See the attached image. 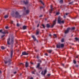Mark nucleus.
Wrapping results in <instances>:
<instances>
[{"label":"nucleus","mask_w":79,"mask_h":79,"mask_svg":"<svg viewBox=\"0 0 79 79\" xmlns=\"http://www.w3.org/2000/svg\"><path fill=\"white\" fill-rule=\"evenodd\" d=\"M73 2H71L69 3V4L70 5H71V4H73Z\"/></svg>","instance_id":"c85d7f7f"},{"label":"nucleus","mask_w":79,"mask_h":79,"mask_svg":"<svg viewBox=\"0 0 79 79\" xmlns=\"http://www.w3.org/2000/svg\"><path fill=\"white\" fill-rule=\"evenodd\" d=\"M17 26H18V27L19 26V24H18V23H17Z\"/></svg>","instance_id":"a19ab883"},{"label":"nucleus","mask_w":79,"mask_h":79,"mask_svg":"<svg viewBox=\"0 0 79 79\" xmlns=\"http://www.w3.org/2000/svg\"><path fill=\"white\" fill-rule=\"evenodd\" d=\"M23 30H25V29H26V28H27V26H23Z\"/></svg>","instance_id":"2eb2a0df"},{"label":"nucleus","mask_w":79,"mask_h":79,"mask_svg":"<svg viewBox=\"0 0 79 79\" xmlns=\"http://www.w3.org/2000/svg\"><path fill=\"white\" fill-rule=\"evenodd\" d=\"M69 30H70V28H68L67 29V31H66L65 32V34H68L69 32Z\"/></svg>","instance_id":"6e6552de"},{"label":"nucleus","mask_w":79,"mask_h":79,"mask_svg":"<svg viewBox=\"0 0 79 79\" xmlns=\"http://www.w3.org/2000/svg\"><path fill=\"white\" fill-rule=\"evenodd\" d=\"M40 32V30H39V29H38V30L36 31V35H39Z\"/></svg>","instance_id":"f8f14e48"},{"label":"nucleus","mask_w":79,"mask_h":79,"mask_svg":"<svg viewBox=\"0 0 79 79\" xmlns=\"http://www.w3.org/2000/svg\"><path fill=\"white\" fill-rule=\"evenodd\" d=\"M13 54V50H11L10 51V57L11 58H12Z\"/></svg>","instance_id":"9b49d317"},{"label":"nucleus","mask_w":79,"mask_h":79,"mask_svg":"<svg viewBox=\"0 0 79 79\" xmlns=\"http://www.w3.org/2000/svg\"><path fill=\"white\" fill-rule=\"evenodd\" d=\"M16 73H17L16 72H15L14 73V74H15Z\"/></svg>","instance_id":"5fc2aeb1"},{"label":"nucleus","mask_w":79,"mask_h":79,"mask_svg":"<svg viewBox=\"0 0 79 79\" xmlns=\"http://www.w3.org/2000/svg\"><path fill=\"white\" fill-rule=\"evenodd\" d=\"M75 66L77 68V67H78V66H79V65H76Z\"/></svg>","instance_id":"58836bf2"},{"label":"nucleus","mask_w":79,"mask_h":79,"mask_svg":"<svg viewBox=\"0 0 79 79\" xmlns=\"http://www.w3.org/2000/svg\"><path fill=\"white\" fill-rule=\"evenodd\" d=\"M23 3H24V4H25V5H27L29 2H28V0H26V1H23Z\"/></svg>","instance_id":"0eeeda50"},{"label":"nucleus","mask_w":79,"mask_h":79,"mask_svg":"<svg viewBox=\"0 0 79 79\" xmlns=\"http://www.w3.org/2000/svg\"><path fill=\"white\" fill-rule=\"evenodd\" d=\"M63 0H60V3H63Z\"/></svg>","instance_id":"2f4dec72"},{"label":"nucleus","mask_w":79,"mask_h":79,"mask_svg":"<svg viewBox=\"0 0 79 79\" xmlns=\"http://www.w3.org/2000/svg\"><path fill=\"white\" fill-rule=\"evenodd\" d=\"M11 24H13V21H11Z\"/></svg>","instance_id":"37998d69"},{"label":"nucleus","mask_w":79,"mask_h":79,"mask_svg":"<svg viewBox=\"0 0 79 79\" xmlns=\"http://www.w3.org/2000/svg\"><path fill=\"white\" fill-rule=\"evenodd\" d=\"M31 64H33V63L32 62H31Z\"/></svg>","instance_id":"bf43d9fd"},{"label":"nucleus","mask_w":79,"mask_h":79,"mask_svg":"<svg viewBox=\"0 0 79 79\" xmlns=\"http://www.w3.org/2000/svg\"><path fill=\"white\" fill-rule=\"evenodd\" d=\"M76 58H78V56H76Z\"/></svg>","instance_id":"052dcab7"},{"label":"nucleus","mask_w":79,"mask_h":79,"mask_svg":"<svg viewBox=\"0 0 79 79\" xmlns=\"http://www.w3.org/2000/svg\"><path fill=\"white\" fill-rule=\"evenodd\" d=\"M53 10H54V8H51V10H50V11H49L50 13H52V11H53Z\"/></svg>","instance_id":"a211bd4d"},{"label":"nucleus","mask_w":79,"mask_h":79,"mask_svg":"<svg viewBox=\"0 0 79 79\" xmlns=\"http://www.w3.org/2000/svg\"><path fill=\"white\" fill-rule=\"evenodd\" d=\"M40 2H41V3H42V4L43 5H44V3H43V2H42V0H40Z\"/></svg>","instance_id":"b1692460"},{"label":"nucleus","mask_w":79,"mask_h":79,"mask_svg":"<svg viewBox=\"0 0 79 79\" xmlns=\"http://www.w3.org/2000/svg\"><path fill=\"white\" fill-rule=\"evenodd\" d=\"M44 73V72L43 71H42L41 74L42 75H43V76H45V74L47 73V70H45L44 71V73Z\"/></svg>","instance_id":"423d86ee"},{"label":"nucleus","mask_w":79,"mask_h":79,"mask_svg":"<svg viewBox=\"0 0 79 79\" xmlns=\"http://www.w3.org/2000/svg\"><path fill=\"white\" fill-rule=\"evenodd\" d=\"M8 31L6 30L5 31L2 32V34H8Z\"/></svg>","instance_id":"1a4fd4ad"},{"label":"nucleus","mask_w":79,"mask_h":79,"mask_svg":"<svg viewBox=\"0 0 79 79\" xmlns=\"http://www.w3.org/2000/svg\"><path fill=\"white\" fill-rule=\"evenodd\" d=\"M64 18H66V15H64Z\"/></svg>","instance_id":"de8ad7c7"},{"label":"nucleus","mask_w":79,"mask_h":79,"mask_svg":"<svg viewBox=\"0 0 79 79\" xmlns=\"http://www.w3.org/2000/svg\"><path fill=\"white\" fill-rule=\"evenodd\" d=\"M29 66V63H27V62H26L25 64V67L26 68H27Z\"/></svg>","instance_id":"ddd939ff"},{"label":"nucleus","mask_w":79,"mask_h":79,"mask_svg":"<svg viewBox=\"0 0 79 79\" xmlns=\"http://www.w3.org/2000/svg\"><path fill=\"white\" fill-rule=\"evenodd\" d=\"M37 58L38 59H39V57L38 56H37Z\"/></svg>","instance_id":"3c124183"},{"label":"nucleus","mask_w":79,"mask_h":79,"mask_svg":"<svg viewBox=\"0 0 79 79\" xmlns=\"http://www.w3.org/2000/svg\"><path fill=\"white\" fill-rule=\"evenodd\" d=\"M29 55V53H27L26 52H23L22 53V54L21 55V56H22L23 55Z\"/></svg>","instance_id":"20e7f679"},{"label":"nucleus","mask_w":79,"mask_h":79,"mask_svg":"<svg viewBox=\"0 0 79 79\" xmlns=\"http://www.w3.org/2000/svg\"><path fill=\"white\" fill-rule=\"evenodd\" d=\"M64 38H63L61 40V42H64Z\"/></svg>","instance_id":"5701e85b"},{"label":"nucleus","mask_w":79,"mask_h":79,"mask_svg":"<svg viewBox=\"0 0 79 79\" xmlns=\"http://www.w3.org/2000/svg\"><path fill=\"white\" fill-rule=\"evenodd\" d=\"M50 8H53V6H52V5L50 6Z\"/></svg>","instance_id":"ea45409f"},{"label":"nucleus","mask_w":79,"mask_h":79,"mask_svg":"<svg viewBox=\"0 0 79 79\" xmlns=\"http://www.w3.org/2000/svg\"><path fill=\"white\" fill-rule=\"evenodd\" d=\"M4 62H5V64H7V63H8V61H6L5 60H4Z\"/></svg>","instance_id":"cd10ccee"},{"label":"nucleus","mask_w":79,"mask_h":79,"mask_svg":"<svg viewBox=\"0 0 79 79\" xmlns=\"http://www.w3.org/2000/svg\"><path fill=\"white\" fill-rule=\"evenodd\" d=\"M58 23L59 24H64V20H63L61 21V18L60 17H59L58 19Z\"/></svg>","instance_id":"7ed1b4c3"},{"label":"nucleus","mask_w":79,"mask_h":79,"mask_svg":"<svg viewBox=\"0 0 79 79\" xmlns=\"http://www.w3.org/2000/svg\"><path fill=\"white\" fill-rule=\"evenodd\" d=\"M35 73V72H34V71L32 72V74H34Z\"/></svg>","instance_id":"79ce46f5"},{"label":"nucleus","mask_w":79,"mask_h":79,"mask_svg":"<svg viewBox=\"0 0 79 79\" xmlns=\"http://www.w3.org/2000/svg\"><path fill=\"white\" fill-rule=\"evenodd\" d=\"M43 16V15H41L40 16H39L40 18H41V17H42Z\"/></svg>","instance_id":"c9c22d12"},{"label":"nucleus","mask_w":79,"mask_h":79,"mask_svg":"<svg viewBox=\"0 0 79 79\" xmlns=\"http://www.w3.org/2000/svg\"><path fill=\"white\" fill-rule=\"evenodd\" d=\"M44 7L43 6H42V7H40V8L42 9V8H44Z\"/></svg>","instance_id":"a18cd8bd"},{"label":"nucleus","mask_w":79,"mask_h":79,"mask_svg":"<svg viewBox=\"0 0 79 79\" xmlns=\"http://www.w3.org/2000/svg\"><path fill=\"white\" fill-rule=\"evenodd\" d=\"M39 69H42V67H40L39 68Z\"/></svg>","instance_id":"4d7b16f0"},{"label":"nucleus","mask_w":79,"mask_h":79,"mask_svg":"<svg viewBox=\"0 0 79 79\" xmlns=\"http://www.w3.org/2000/svg\"><path fill=\"white\" fill-rule=\"evenodd\" d=\"M31 37L32 38H33V40H34V41H36V40H36V38H35V37L34 35H32L31 36Z\"/></svg>","instance_id":"9d476101"},{"label":"nucleus","mask_w":79,"mask_h":79,"mask_svg":"<svg viewBox=\"0 0 79 79\" xmlns=\"http://www.w3.org/2000/svg\"><path fill=\"white\" fill-rule=\"evenodd\" d=\"M0 32H1L2 33V30H0Z\"/></svg>","instance_id":"09e8293b"},{"label":"nucleus","mask_w":79,"mask_h":79,"mask_svg":"<svg viewBox=\"0 0 79 79\" xmlns=\"http://www.w3.org/2000/svg\"><path fill=\"white\" fill-rule=\"evenodd\" d=\"M40 63H38L37 65V66L36 67V68H39V67L40 66Z\"/></svg>","instance_id":"6ab92c4d"},{"label":"nucleus","mask_w":79,"mask_h":79,"mask_svg":"<svg viewBox=\"0 0 79 79\" xmlns=\"http://www.w3.org/2000/svg\"><path fill=\"white\" fill-rule=\"evenodd\" d=\"M11 15L13 16H15V18H20L21 16V15H20L18 12H16L15 15L14 12H13L11 13Z\"/></svg>","instance_id":"f257e3e1"},{"label":"nucleus","mask_w":79,"mask_h":79,"mask_svg":"<svg viewBox=\"0 0 79 79\" xmlns=\"http://www.w3.org/2000/svg\"><path fill=\"white\" fill-rule=\"evenodd\" d=\"M56 47L58 48H60V47H61L60 44H57Z\"/></svg>","instance_id":"4468645a"},{"label":"nucleus","mask_w":79,"mask_h":79,"mask_svg":"<svg viewBox=\"0 0 79 79\" xmlns=\"http://www.w3.org/2000/svg\"><path fill=\"white\" fill-rule=\"evenodd\" d=\"M39 62H40L41 63V62H42V61L40 60H39Z\"/></svg>","instance_id":"864d4df0"},{"label":"nucleus","mask_w":79,"mask_h":79,"mask_svg":"<svg viewBox=\"0 0 79 79\" xmlns=\"http://www.w3.org/2000/svg\"><path fill=\"white\" fill-rule=\"evenodd\" d=\"M53 35L54 37H57L56 36V34H54Z\"/></svg>","instance_id":"7c9ffc66"},{"label":"nucleus","mask_w":79,"mask_h":79,"mask_svg":"<svg viewBox=\"0 0 79 79\" xmlns=\"http://www.w3.org/2000/svg\"><path fill=\"white\" fill-rule=\"evenodd\" d=\"M50 76V74H48V76Z\"/></svg>","instance_id":"c03bdc74"},{"label":"nucleus","mask_w":79,"mask_h":79,"mask_svg":"<svg viewBox=\"0 0 79 79\" xmlns=\"http://www.w3.org/2000/svg\"><path fill=\"white\" fill-rule=\"evenodd\" d=\"M64 47V44H60V47L61 48H63V47Z\"/></svg>","instance_id":"412c9836"},{"label":"nucleus","mask_w":79,"mask_h":79,"mask_svg":"<svg viewBox=\"0 0 79 79\" xmlns=\"http://www.w3.org/2000/svg\"><path fill=\"white\" fill-rule=\"evenodd\" d=\"M42 26L43 27H44V29H45V25L44 24H43L42 25Z\"/></svg>","instance_id":"c756f323"},{"label":"nucleus","mask_w":79,"mask_h":79,"mask_svg":"<svg viewBox=\"0 0 79 79\" xmlns=\"http://www.w3.org/2000/svg\"><path fill=\"white\" fill-rule=\"evenodd\" d=\"M65 15H68V13H66V14H65Z\"/></svg>","instance_id":"13d9d810"},{"label":"nucleus","mask_w":79,"mask_h":79,"mask_svg":"<svg viewBox=\"0 0 79 79\" xmlns=\"http://www.w3.org/2000/svg\"><path fill=\"white\" fill-rule=\"evenodd\" d=\"M39 26V24H38L37 26V27H38Z\"/></svg>","instance_id":"603ef678"},{"label":"nucleus","mask_w":79,"mask_h":79,"mask_svg":"<svg viewBox=\"0 0 79 79\" xmlns=\"http://www.w3.org/2000/svg\"><path fill=\"white\" fill-rule=\"evenodd\" d=\"M1 48L2 49V50H5V47H4L3 46H2Z\"/></svg>","instance_id":"393cba45"},{"label":"nucleus","mask_w":79,"mask_h":79,"mask_svg":"<svg viewBox=\"0 0 79 79\" xmlns=\"http://www.w3.org/2000/svg\"><path fill=\"white\" fill-rule=\"evenodd\" d=\"M75 40H76V41H78V40H79V39L77 37L75 38Z\"/></svg>","instance_id":"4be33fe9"},{"label":"nucleus","mask_w":79,"mask_h":79,"mask_svg":"<svg viewBox=\"0 0 79 79\" xmlns=\"http://www.w3.org/2000/svg\"><path fill=\"white\" fill-rule=\"evenodd\" d=\"M5 28H6V29H8V27H5Z\"/></svg>","instance_id":"4c0bfd02"},{"label":"nucleus","mask_w":79,"mask_h":79,"mask_svg":"<svg viewBox=\"0 0 79 79\" xmlns=\"http://www.w3.org/2000/svg\"><path fill=\"white\" fill-rule=\"evenodd\" d=\"M25 12L27 14H29V12H30L29 10H26Z\"/></svg>","instance_id":"dca6fc26"},{"label":"nucleus","mask_w":79,"mask_h":79,"mask_svg":"<svg viewBox=\"0 0 79 79\" xmlns=\"http://www.w3.org/2000/svg\"><path fill=\"white\" fill-rule=\"evenodd\" d=\"M46 26L48 28H49V27H50V25L49 24H47L46 25Z\"/></svg>","instance_id":"aec40b11"},{"label":"nucleus","mask_w":79,"mask_h":79,"mask_svg":"<svg viewBox=\"0 0 79 79\" xmlns=\"http://www.w3.org/2000/svg\"><path fill=\"white\" fill-rule=\"evenodd\" d=\"M56 20H55L53 22V24L50 27L51 28H53V27H54V26L56 24Z\"/></svg>","instance_id":"39448f33"},{"label":"nucleus","mask_w":79,"mask_h":79,"mask_svg":"<svg viewBox=\"0 0 79 79\" xmlns=\"http://www.w3.org/2000/svg\"><path fill=\"white\" fill-rule=\"evenodd\" d=\"M5 35H3L1 37L2 38H3L4 37H5Z\"/></svg>","instance_id":"f704fd0d"},{"label":"nucleus","mask_w":79,"mask_h":79,"mask_svg":"<svg viewBox=\"0 0 79 79\" xmlns=\"http://www.w3.org/2000/svg\"><path fill=\"white\" fill-rule=\"evenodd\" d=\"M45 55H46V56H48V54H47V53H45Z\"/></svg>","instance_id":"e433bc0d"},{"label":"nucleus","mask_w":79,"mask_h":79,"mask_svg":"<svg viewBox=\"0 0 79 79\" xmlns=\"http://www.w3.org/2000/svg\"><path fill=\"white\" fill-rule=\"evenodd\" d=\"M62 66H63L64 67V64H62Z\"/></svg>","instance_id":"8fccbe9b"},{"label":"nucleus","mask_w":79,"mask_h":79,"mask_svg":"<svg viewBox=\"0 0 79 79\" xmlns=\"http://www.w3.org/2000/svg\"><path fill=\"white\" fill-rule=\"evenodd\" d=\"M49 36H51V34L49 35Z\"/></svg>","instance_id":"0e129e2a"},{"label":"nucleus","mask_w":79,"mask_h":79,"mask_svg":"<svg viewBox=\"0 0 79 79\" xmlns=\"http://www.w3.org/2000/svg\"><path fill=\"white\" fill-rule=\"evenodd\" d=\"M20 64H22V65H23L24 64H23V63H21Z\"/></svg>","instance_id":"6e6d98bb"},{"label":"nucleus","mask_w":79,"mask_h":79,"mask_svg":"<svg viewBox=\"0 0 79 79\" xmlns=\"http://www.w3.org/2000/svg\"><path fill=\"white\" fill-rule=\"evenodd\" d=\"M0 73H2V72L0 70Z\"/></svg>","instance_id":"680f3d73"},{"label":"nucleus","mask_w":79,"mask_h":79,"mask_svg":"<svg viewBox=\"0 0 79 79\" xmlns=\"http://www.w3.org/2000/svg\"><path fill=\"white\" fill-rule=\"evenodd\" d=\"M7 43L8 45L13 44H14V39H13V38H11V39H10V38H9L7 39Z\"/></svg>","instance_id":"f03ea898"},{"label":"nucleus","mask_w":79,"mask_h":79,"mask_svg":"<svg viewBox=\"0 0 79 79\" xmlns=\"http://www.w3.org/2000/svg\"><path fill=\"white\" fill-rule=\"evenodd\" d=\"M73 63H74V64H76V61L74 60H73Z\"/></svg>","instance_id":"bb28decb"},{"label":"nucleus","mask_w":79,"mask_h":79,"mask_svg":"<svg viewBox=\"0 0 79 79\" xmlns=\"http://www.w3.org/2000/svg\"><path fill=\"white\" fill-rule=\"evenodd\" d=\"M56 15H60V13H59V12H57L56 13Z\"/></svg>","instance_id":"473e14b6"},{"label":"nucleus","mask_w":79,"mask_h":79,"mask_svg":"<svg viewBox=\"0 0 79 79\" xmlns=\"http://www.w3.org/2000/svg\"><path fill=\"white\" fill-rule=\"evenodd\" d=\"M8 17V16L7 15H5L4 16L5 18H7Z\"/></svg>","instance_id":"a878e982"},{"label":"nucleus","mask_w":79,"mask_h":79,"mask_svg":"<svg viewBox=\"0 0 79 79\" xmlns=\"http://www.w3.org/2000/svg\"><path fill=\"white\" fill-rule=\"evenodd\" d=\"M23 9L24 10H25L26 9V7H23Z\"/></svg>","instance_id":"49530a36"},{"label":"nucleus","mask_w":79,"mask_h":79,"mask_svg":"<svg viewBox=\"0 0 79 79\" xmlns=\"http://www.w3.org/2000/svg\"><path fill=\"white\" fill-rule=\"evenodd\" d=\"M47 52H48L49 53H52V50H47Z\"/></svg>","instance_id":"f3484780"},{"label":"nucleus","mask_w":79,"mask_h":79,"mask_svg":"<svg viewBox=\"0 0 79 79\" xmlns=\"http://www.w3.org/2000/svg\"><path fill=\"white\" fill-rule=\"evenodd\" d=\"M36 41H37V42H39L38 41V40H36Z\"/></svg>","instance_id":"e2e57ef3"},{"label":"nucleus","mask_w":79,"mask_h":79,"mask_svg":"<svg viewBox=\"0 0 79 79\" xmlns=\"http://www.w3.org/2000/svg\"><path fill=\"white\" fill-rule=\"evenodd\" d=\"M75 29V27H73L72 28V30H74Z\"/></svg>","instance_id":"72a5a7b5"}]
</instances>
